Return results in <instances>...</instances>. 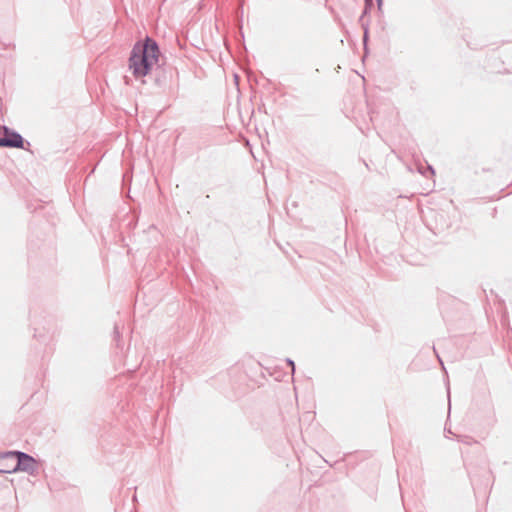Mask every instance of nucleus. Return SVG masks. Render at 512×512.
I'll return each mask as SVG.
<instances>
[{
  "label": "nucleus",
  "instance_id": "20e7f679",
  "mask_svg": "<svg viewBox=\"0 0 512 512\" xmlns=\"http://www.w3.org/2000/svg\"><path fill=\"white\" fill-rule=\"evenodd\" d=\"M2 459L3 460L0 461V467L1 468H6L7 469V468H12L13 467L12 465H8L7 463H4V462H8L9 460L4 459L3 457H2Z\"/></svg>",
  "mask_w": 512,
  "mask_h": 512
},
{
  "label": "nucleus",
  "instance_id": "1a4fd4ad",
  "mask_svg": "<svg viewBox=\"0 0 512 512\" xmlns=\"http://www.w3.org/2000/svg\"><path fill=\"white\" fill-rule=\"evenodd\" d=\"M366 40H367V31H365V33H364V43H366Z\"/></svg>",
  "mask_w": 512,
  "mask_h": 512
},
{
  "label": "nucleus",
  "instance_id": "f257e3e1",
  "mask_svg": "<svg viewBox=\"0 0 512 512\" xmlns=\"http://www.w3.org/2000/svg\"><path fill=\"white\" fill-rule=\"evenodd\" d=\"M159 47L156 41L147 37L143 42H137L129 58V69L136 78L146 76L158 63Z\"/></svg>",
  "mask_w": 512,
  "mask_h": 512
},
{
  "label": "nucleus",
  "instance_id": "9b49d317",
  "mask_svg": "<svg viewBox=\"0 0 512 512\" xmlns=\"http://www.w3.org/2000/svg\"><path fill=\"white\" fill-rule=\"evenodd\" d=\"M0 147H2V138L0 137Z\"/></svg>",
  "mask_w": 512,
  "mask_h": 512
},
{
  "label": "nucleus",
  "instance_id": "7ed1b4c3",
  "mask_svg": "<svg viewBox=\"0 0 512 512\" xmlns=\"http://www.w3.org/2000/svg\"><path fill=\"white\" fill-rule=\"evenodd\" d=\"M3 130L2 147L23 148L24 140L18 132L10 130L8 127H4Z\"/></svg>",
  "mask_w": 512,
  "mask_h": 512
},
{
  "label": "nucleus",
  "instance_id": "f03ea898",
  "mask_svg": "<svg viewBox=\"0 0 512 512\" xmlns=\"http://www.w3.org/2000/svg\"><path fill=\"white\" fill-rule=\"evenodd\" d=\"M3 458L6 460H15V465L12 468H1L0 473H15V472H26L29 475H35L37 473V462L29 454L22 451H9L3 454Z\"/></svg>",
  "mask_w": 512,
  "mask_h": 512
},
{
  "label": "nucleus",
  "instance_id": "39448f33",
  "mask_svg": "<svg viewBox=\"0 0 512 512\" xmlns=\"http://www.w3.org/2000/svg\"><path fill=\"white\" fill-rule=\"evenodd\" d=\"M287 363L288 365L291 366V369H292V373L295 372V364H294V361H292L291 359H287Z\"/></svg>",
  "mask_w": 512,
  "mask_h": 512
},
{
  "label": "nucleus",
  "instance_id": "9d476101",
  "mask_svg": "<svg viewBox=\"0 0 512 512\" xmlns=\"http://www.w3.org/2000/svg\"><path fill=\"white\" fill-rule=\"evenodd\" d=\"M366 1V5H371V0H365Z\"/></svg>",
  "mask_w": 512,
  "mask_h": 512
},
{
  "label": "nucleus",
  "instance_id": "423d86ee",
  "mask_svg": "<svg viewBox=\"0 0 512 512\" xmlns=\"http://www.w3.org/2000/svg\"><path fill=\"white\" fill-rule=\"evenodd\" d=\"M114 335H115V338H118L120 336L117 326L114 327Z\"/></svg>",
  "mask_w": 512,
  "mask_h": 512
},
{
  "label": "nucleus",
  "instance_id": "0eeeda50",
  "mask_svg": "<svg viewBox=\"0 0 512 512\" xmlns=\"http://www.w3.org/2000/svg\"><path fill=\"white\" fill-rule=\"evenodd\" d=\"M426 169L430 171L432 174H434V169L432 168V166L428 165Z\"/></svg>",
  "mask_w": 512,
  "mask_h": 512
},
{
  "label": "nucleus",
  "instance_id": "6e6552de",
  "mask_svg": "<svg viewBox=\"0 0 512 512\" xmlns=\"http://www.w3.org/2000/svg\"><path fill=\"white\" fill-rule=\"evenodd\" d=\"M378 7L381 8L382 6V0H377Z\"/></svg>",
  "mask_w": 512,
  "mask_h": 512
}]
</instances>
